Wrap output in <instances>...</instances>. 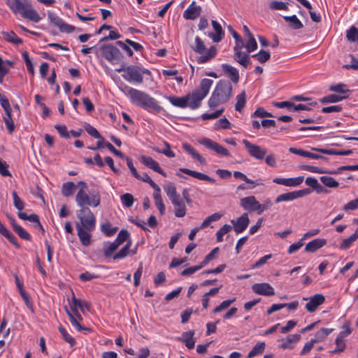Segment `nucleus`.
<instances>
[{"label": "nucleus", "mask_w": 358, "mask_h": 358, "mask_svg": "<svg viewBox=\"0 0 358 358\" xmlns=\"http://www.w3.org/2000/svg\"><path fill=\"white\" fill-rule=\"evenodd\" d=\"M301 336L299 334L289 335L286 338L282 339V344L280 348L282 349H293L292 343H295L300 340Z\"/></svg>", "instance_id": "obj_31"}, {"label": "nucleus", "mask_w": 358, "mask_h": 358, "mask_svg": "<svg viewBox=\"0 0 358 358\" xmlns=\"http://www.w3.org/2000/svg\"><path fill=\"white\" fill-rule=\"evenodd\" d=\"M234 176L236 179H241L248 184L252 185V187L264 185L262 179L259 178V179H257L256 180H252L248 178L245 174H244L243 173L240 172V171H234Z\"/></svg>", "instance_id": "obj_34"}, {"label": "nucleus", "mask_w": 358, "mask_h": 358, "mask_svg": "<svg viewBox=\"0 0 358 358\" xmlns=\"http://www.w3.org/2000/svg\"><path fill=\"white\" fill-rule=\"evenodd\" d=\"M102 56L113 64L118 63L122 58L120 50L110 44L103 45L100 48Z\"/></svg>", "instance_id": "obj_9"}, {"label": "nucleus", "mask_w": 358, "mask_h": 358, "mask_svg": "<svg viewBox=\"0 0 358 358\" xmlns=\"http://www.w3.org/2000/svg\"><path fill=\"white\" fill-rule=\"evenodd\" d=\"M120 200L122 203L127 208L131 207L134 201V196L129 193H125L122 194L120 196Z\"/></svg>", "instance_id": "obj_61"}, {"label": "nucleus", "mask_w": 358, "mask_h": 358, "mask_svg": "<svg viewBox=\"0 0 358 358\" xmlns=\"http://www.w3.org/2000/svg\"><path fill=\"white\" fill-rule=\"evenodd\" d=\"M224 74L230 78L234 83H238L240 79L239 72L238 69L228 64H222L221 65Z\"/></svg>", "instance_id": "obj_22"}, {"label": "nucleus", "mask_w": 358, "mask_h": 358, "mask_svg": "<svg viewBox=\"0 0 358 358\" xmlns=\"http://www.w3.org/2000/svg\"><path fill=\"white\" fill-rule=\"evenodd\" d=\"M312 192V190L309 188H306L303 189L295 190L287 193H283L278 195L275 198V203H280L284 201H292L299 198L303 197L306 195L310 194Z\"/></svg>", "instance_id": "obj_10"}, {"label": "nucleus", "mask_w": 358, "mask_h": 358, "mask_svg": "<svg viewBox=\"0 0 358 358\" xmlns=\"http://www.w3.org/2000/svg\"><path fill=\"white\" fill-rule=\"evenodd\" d=\"M231 229V227L229 224L223 225L216 233V238L217 242H222L223 241V236L229 232Z\"/></svg>", "instance_id": "obj_63"}, {"label": "nucleus", "mask_w": 358, "mask_h": 358, "mask_svg": "<svg viewBox=\"0 0 358 358\" xmlns=\"http://www.w3.org/2000/svg\"><path fill=\"white\" fill-rule=\"evenodd\" d=\"M352 330L350 327V322H346L341 327V331L339 332L337 337L345 340L347 336L352 334Z\"/></svg>", "instance_id": "obj_59"}, {"label": "nucleus", "mask_w": 358, "mask_h": 358, "mask_svg": "<svg viewBox=\"0 0 358 358\" xmlns=\"http://www.w3.org/2000/svg\"><path fill=\"white\" fill-rule=\"evenodd\" d=\"M303 176L288 178L277 177L273 180V182L285 187H295L299 186L303 182Z\"/></svg>", "instance_id": "obj_15"}, {"label": "nucleus", "mask_w": 358, "mask_h": 358, "mask_svg": "<svg viewBox=\"0 0 358 358\" xmlns=\"http://www.w3.org/2000/svg\"><path fill=\"white\" fill-rule=\"evenodd\" d=\"M231 223L233 224L234 230L236 234L243 232L247 229L250 223L248 213H243L236 220H231Z\"/></svg>", "instance_id": "obj_16"}, {"label": "nucleus", "mask_w": 358, "mask_h": 358, "mask_svg": "<svg viewBox=\"0 0 358 358\" xmlns=\"http://www.w3.org/2000/svg\"><path fill=\"white\" fill-rule=\"evenodd\" d=\"M231 126V124L230 122L226 118L223 117L220 119L215 124V129L216 130L219 129H230Z\"/></svg>", "instance_id": "obj_62"}, {"label": "nucleus", "mask_w": 358, "mask_h": 358, "mask_svg": "<svg viewBox=\"0 0 358 358\" xmlns=\"http://www.w3.org/2000/svg\"><path fill=\"white\" fill-rule=\"evenodd\" d=\"M303 300H308L305 308L309 313L315 312L317 308L324 303L325 301V297L322 294H316L309 298H303Z\"/></svg>", "instance_id": "obj_14"}, {"label": "nucleus", "mask_w": 358, "mask_h": 358, "mask_svg": "<svg viewBox=\"0 0 358 358\" xmlns=\"http://www.w3.org/2000/svg\"><path fill=\"white\" fill-rule=\"evenodd\" d=\"M265 343L260 342L257 343L252 349L249 352L247 358H253L257 355H261L264 352L265 349Z\"/></svg>", "instance_id": "obj_45"}, {"label": "nucleus", "mask_w": 358, "mask_h": 358, "mask_svg": "<svg viewBox=\"0 0 358 358\" xmlns=\"http://www.w3.org/2000/svg\"><path fill=\"white\" fill-rule=\"evenodd\" d=\"M194 334L193 330L184 332L180 337L178 338V340L184 343L188 349H193L196 342L194 338Z\"/></svg>", "instance_id": "obj_26"}, {"label": "nucleus", "mask_w": 358, "mask_h": 358, "mask_svg": "<svg viewBox=\"0 0 358 358\" xmlns=\"http://www.w3.org/2000/svg\"><path fill=\"white\" fill-rule=\"evenodd\" d=\"M101 231L108 237L113 236L117 231V227H113L110 222H105L101 226Z\"/></svg>", "instance_id": "obj_47"}, {"label": "nucleus", "mask_w": 358, "mask_h": 358, "mask_svg": "<svg viewBox=\"0 0 358 358\" xmlns=\"http://www.w3.org/2000/svg\"><path fill=\"white\" fill-rule=\"evenodd\" d=\"M59 331L62 336L63 339L68 343L71 347H73L76 344L75 339L68 334L67 331L64 327H59Z\"/></svg>", "instance_id": "obj_60"}, {"label": "nucleus", "mask_w": 358, "mask_h": 358, "mask_svg": "<svg viewBox=\"0 0 358 358\" xmlns=\"http://www.w3.org/2000/svg\"><path fill=\"white\" fill-rule=\"evenodd\" d=\"M329 90L331 92H337L338 93V94L341 95H345V94H348L350 92L347 85L341 83L330 85Z\"/></svg>", "instance_id": "obj_51"}, {"label": "nucleus", "mask_w": 358, "mask_h": 358, "mask_svg": "<svg viewBox=\"0 0 358 358\" xmlns=\"http://www.w3.org/2000/svg\"><path fill=\"white\" fill-rule=\"evenodd\" d=\"M358 239V229H357L354 234L348 238H344L340 243L338 248L342 250L349 249L352 244Z\"/></svg>", "instance_id": "obj_32"}, {"label": "nucleus", "mask_w": 358, "mask_h": 358, "mask_svg": "<svg viewBox=\"0 0 358 358\" xmlns=\"http://www.w3.org/2000/svg\"><path fill=\"white\" fill-rule=\"evenodd\" d=\"M252 289L255 294L262 296H270L275 294L273 287L267 282L254 284Z\"/></svg>", "instance_id": "obj_18"}, {"label": "nucleus", "mask_w": 358, "mask_h": 358, "mask_svg": "<svg viewBox=\"0 0 358 358\" xmlns=\"http://www.w3.org/2000/svg\"><path fill=\"white\" fill-rule=\"evenodd\" d=\"M0 234L6 237L8 241L15 245L16 248H19V245L17 242L15 236L11 234L1 222H0Z\"/></svg>", "instance_id": "obj_40"}, {"label": "nucleus", "mask_w": 358, "mask_h": 358, "mask_svg": "<svg viewBox=\"0 0 358 358\" xmlns=\"http://www.w3.org/2000/svg\"><path fill=\"white\" fill-rule=\"evenodd\" d=\"M76 215L79 220L76 223L78 236L83 245L88 246L91 243V234L96 227V217L90 208L78 210Z\"/></svg>", "instance_id": "obj_1"}, {"label": "nucleus", "mask_w": 358, "mask_h": 358, "mask_svg": "<svg viewBox=\"0 0 358 358\" xmlns=\"http://www.w3.org/2000/svg\"><path fill=\"white\" fill-rule=\"evenodd\" d=\"M131 245V241L129 240L127 244L117 253L113 255V259H121L125 258L129 253Z\"/></svg>", "instance_id": "obj_49"}, {"label": "nucleus", "mask_w": 358, "mask_h": 358, "mask_svg": "<svg viewBox=\"0 0 358 358\" xmlns=\"http://www.w3.org/2000/svg\"><path fill=\"white\" fill-rule=\"evenodd\" d=\"M48 17L50 22L57 27L62 32L71 33L75 29L73 26L65 23L61 17L52 12H48Z\"/></svg>", "instance_id": "obj_13"}, {"label": "nucleus", "mask_w": 358, "mask_h": 358, "mask_svg": "<svg viewBox=\"0 0 358 358\" xmlns=\"http://www.w3.org/2000/svg\"><path fill=\"white\" fill-rule=\"evenodd\" d=\"M213 83V80L209 78H203L200 83L199 90L195 91L200 94L203 98H205L209 92V90Z\"/></svg>", "instance_id": "obj_33"}, {"label": "nucleus", "mask_w": 358, "mask_h": 358, "mask_svg": "<svg viewBox=\"0 0 358 358\" xmlns=\"http://www.w3.org/2000/svg\"><path fill=\"white\" fill-rule=\"evenodd\" d=\"M187 106L192 110L199 108L201 105V101L204 99L200 94L195 90L192 93L185 95Z\"/></svg>", "instance_id": "obj_17"}, {"label": "nucleus", "mask_w": 358, "mask_h": 358, "mask_svg": "<svg viewBox=\"0 0 358 358\" xmlns=\"http://www.w3.org/2000/svg\"><path fill=\"white\" fill-rule=\"evenodd\" d=\"M327 244V240L324 238H315L306 245L305 250L308 252H315Z\"/></svg>", "instance_id": "obj_27"}, {"label": "nucleus", "mask_w": 358, "mask_h": 358, "mask_svg": "<svg viewBox=\"0 0 358 358\" xmlns=\"http://www.w3.org/2000/svg\"><path fill=\"white\" fill-rule=\"evenodd\" d=\"M183 150L190 155L192 158L197 160L201 164H206V159L189 144L188 143H182Z\"/></svg>", "instance_id": "obj_29"}, {"label": "nucleus", "mask_w": 358, "mask_h": 358, "mask_svg": "<svg viewBox=\"0 0 358 358\" xmlns=\"http://www.w3.org/2000/svg\"><path fill=\"white\" fill-rule=\"evenodd\" d=\"M1 34L4 40H6L7 42L15 45H20L22 43V40L19 38L13 31H3Z\"/></svg>", "instance_id": "obj_37"}, {"label": "nucleus", "mask_w": 358, "mask_h": 358, "mask_svg": "<svg viewBox=\"0 0 358 358\" xmlns=\"http://www.w3.org/2000/svg\"><path fill=\"white\" fill-rule=\"evenodd\" d=\"M179 171L182 172L185 174H187V175H189L193 178H195L198 180H205V181H208L211 183L215 182V180L214 178L208 176L206 174H204V173H202L200 172H197L196 171H192V170H190V169H186V168H180V169H179Z\"/></svg>", "instance_id": "obj_25"}, {"label": "nucleus", "mask_w": 358, "mask_h": 358, "mask_svg": "<svg viewBox=\"0 0 358 358\" xmlns=\"http://www.w3.org/2000/svg\"><path fill=\"white\" fill-rule=\"evenodd\" d=\"M143 74L150 76L151 72L150 70L139 67L135 65L128 66L127 73L122 75V78L129 82L141 84L143 81Z\"/></svg>", "instance_id": "obj_8"}, {"label": "nucleus", "mask_w": 358, "mask_h": 358, "mask_svg": "<svg viewBox=\"0 0 358 358\" xmlns=\"http://www.w3.org/2000/svg\"><path fill=\"white\" fill-rule=\"evenodd\" d=\"M320 180L326 187L330 188H336L339 185L338 182L330 176H321Z\"/></svg>", "instance_id": "obj_54"}, {"label": "nucleus", "mask_w": 358, "mask_h": 358, "mask_svg": "<svg viewBox=\"0 0 358 358\" xmlns=\"http://www.w3.org/2000/svg\"><path fill=\"white\" fill-rule=\"evenodd\" d=\"M333 329L322 328L316 332L315 338H312L315 341V343L324 341L332 331Z\"/></svg>", "instance_id": "obj_44"}, {"label": "nucleus", "mask_w": 358, "mask_h": 358, "mask_svg": "<svg viewBox=\"0 0 358 358\" xmlns=\"http://www.w3.org/2000/svg\"><path fill=\"white\" fill-rule=\"evenodd\" d=\"M222 214L220 213H215L210 216L207 217L200 225V228H206L208 227L210 223L218 221L222 217Z\"/></svg>", "instance_id": "obj_52"}, {"label": "nucleus", "mask_w": 358, "mask_h": 358, "mask_svg": "<svg viewBox=\"0 0 358 358\" xmlns=\"http://www.w3.org/2000/svg\"><path fill=\"white\" fill-rule=\"evenodd\" d=\"M164 190L175 207V215L177 217H183L186 215L187 209L185 201L177 193L176 186L169 182L164 186Z\"/></svg>", "instance_id": "obj_5"}, {"label": "nucleus", "mask_w": 358, "mask_h": 358, "mask_svg": "<svg viewBox=\"0 0 358 358\" xmlns=\"http://www.w3.org/2000/svg\"><path fill=\"white\" fill-rule=\"evenodd\" d=\"M119 245L113 241L103 243V255L105 257H110L117 249Z\"/></svg>", "instance_id": "obj_42"}, {"label": "nucleus", "mask_w": 358, "mask_h": 358, "mask_svg": "<svg viewBox=\"0 0 358 358\" xmlns=\"http://www.w3.org/2000/svg\"><path fill=\"white\" fill-rule=\"evenodd\" d=\"M313 150L319 152L322 154L329 155H342V156H348L352 154V150H334V149H324V148H313Z\"/></svg>", "instance_id": "obj_30"}, {"label": "nucleus", "mask_w": 358, "mask_h": 358, "mask_svg": "<svg viewBox=\"0 0 358 358\" xmlns=\"http://www.w3.org/2000/svg\"><path fill=\"white\" fill-rule=\"evenodd\" d=\"M232 90L231 82L227 80H220L208 101L209 108L213 110L220 105L227 103L232 96Z\"/></svg>", "instance_id": "obj_2"}, {"label": "nucleus", "mask_w": 358, "mask_h": 358, "mask_svg": "<svg viewBox=\"0 0 358 358\" xmlns=\"http://www.w3.org/2000/svg\"><path fill=\"white\" fill-rule=\"evenodd\" d=\"M212 26L214 31L208 34L214 42L218 43L221 41L224 37V32L219 22L215 20H212Z\"/></svg>", "instance_id": "obj_24"}, {"label": "nucleus", "mask_w": 358, "mask_h": 358, "mask_svg": "<svg viewBox=\"0 0 358 358\" xmlns=\"http://www.w3.org/2000/svg\"><path fill=\"white\" fill-rule=\"evenodd\" d=\"M12 112L6 113V115L3 117V121L6 127L10 134H13L15 131V124L12 119Z\"/></svg>", "instance_id": "obj_57"}, {"label": "nucleus", "mask_w": 358, "mask_h": 358, "mask_svg": "<svg viewBox=\"0 0 358 358\" xmlns=\"http://www.w3.org/2000/svg\"><path fill=\"white\" fill-rule=\"evenodd\" d=\"M12 227L15 233H17L21 238L26 241L31 239V235L20 225L17 224L14 220H12Z\"/></svg>", "instance_id": "obj_39"}, {"label": "nucleus", "mask_w": 358, "mask_h": 358, "mask_svg": "<svg viewBox=\"0 0 358 358\" xmlns=\"http://www.w3.org/2000/svg\"><path fill=\"white\" fill-rule=\"evenodd\" d=\"M250 53V52H248L247 50L246 52L240 50L238 52H234V57L238 64H240L244 68H247L251 63L249 55Z\"/></svg>", "instance_id": "obj_28"}, {"label": "nucleus", "mask_w": 358, "mask_h": 358, "mask_svg": "<svg viewBox=\"0 0 358 358\" xmlns=\"http://www.w3.org/2000/svg\"><path fill=\"white\" fill-rule=\"evenodd\" d=\"M76 202L80 209L83 208L97 207L101 203V196L98 191H94L88 194L87 190L79 189L76 195Z\"/></svg>", "instance_id": "obj_6"}, {"label": "nucleus", "mask_w": 358, "mask_h": 358, "mask_svg": "<svg viewBox=\"0 0 358 358\" xmlns=\"http://www.w3.org/2000/svg\"><path fill=\"white\" fill-rule=\"evenodd\" d=\"M347 97L348 95L329 94L322 97L320 99V102L322 103H337L345 99Z\"/></svg>", "instance_id": "obj_41"}, {"label": "nucleus", "mask_w": 358, "mask_h": 358, "mask_svg": "<svg viewBox=\"0 0 358 358\" xmlns=\"http://www.w3.org/2000/svg\"><path fill=\"white\" fill-rule=\"evenodd\" d=\"M130 101L148 112L159 113L162 110V107L159 106L158 101L148 93L135 90L134 92L129 99Z\"/></svg>", "instance_id": "obj_4"}, {"label": "nucleus", "mask_w": 358, "mask_h": 358, "mask_svg": "<svg viewBox=\"0 0 358 358\" xmlns=\"http://www.w3.org/2000/svg\"><path fill=\"white\" fill-rule=\"evenodd\" d=\"M72 305L71 306V310L73 313L77 316L79 320H83L82 316L78 311V308L80 309L82 312L85 311V309L89 310L90 306L89 303L86 301H82L80 299H77L74 294H73V297L71 299Z\"/></svg>", "instance_id": "obj_19"}, {"label": "nucleus", "mask_w": 358, "mask_h": 358, "mask_svg": "<svg viewBox=\"0 0 358 358\" xmlns=\"http://www.w3.org/2000/svg\"><path fill=\"white\" fill-rule=\"evenodd\" d=\"M66 313L69 316V321L71 324V325L75 327L78 331H81L83 330H87V329L84 328L79 322V319L77 317V316L74 314L70 312L67 308L66 309Z\"/></svg>", "instance_id": "obj_43"}, {"label": "nucleus", "mask_w": 358, "mask_h": 358, "mask_svg": "<svg viewBox=\"0 0 358 358\" xmlns=\"http://www.w3.org/2000/svg\"><path fill=\"white\" fill-rule=\"evenodd\" d=\"M252 57L255 58L259 63L263 64L270 59L271 55L268 51L261 50L258 53L253 55Z\"/></svg>", "instance_id": "obj_55"}, {"label": "nucleus", "mask_w": 358, "mask_h": 358, "mask_svg": "<svg viewBox=\"0 0 358 358\" xmlns=\"http://www.w3.org/2000/svg\"><path fill=\"white\" fill-rule=\"evenodd\" d=\"M193 50L201 55L198 58V63L203 64L214 58L217 55V49L215 46H211L207 49L203 41L199 37L195 38L194 45L192 46Z\"/></svg>", "instance_id": "obj_7"}, {"label": "nucleus", "mask_w": 358, "mask_h": 358, "mask_svg": "<svg viewBox=\"0 0 358 358\" xmlns=\"http://www.w3.org/2000/svg\"><path fill=\"white\" fill-rule=\"evenodd\" d=\"M300 3H301L305 8L309 10L310 15L311 17V20L313 22H318L321 20V17L320 15L317 14L315 12L311 11L312 6L310 3L307 0H296Z\"/></svg>", "instance_id": "obj_50"}, {"label": "nucleus", "mask_w": 358, "mask_h": 358, "mask_svg": "<svg viewBox=\"0 0 358 358\" xmlns=\"http://www.w3.org/2000/svg\"><path fill=\"white\" fill-rule=\"evenodd\" d=\"M346 38L348 41L358 44V28L351 26L346 31Z\"/></svg>", "instance_id": "obj_46"}, {"label": "nucleus", "mask_w": 358, "mask_h": 358, "mask_svg": "<svg viewBox=\"0 0 358 358\" xmlns=\"http://www.w3.org/2000/svg\"><path fill=\"white\" fill-rule=\"evenodd\" d=\"M243 143L251 157L258 160L264 159L266 155V150L265 148L253 144L246 139L243 140Z\"/></svg>", "instance_id": "obj_12"}, {"label": "nucleus", "mask_w": 358, "mask_h": 358, "mask_svg": "<svg viewBox=\"0 0 358 358\" xmlns=\"http://www.w3.org/2000/svg\"><path fill=\"white\" fill-rule=\"evenodd\" d=\"M129 237V233L125 229H122L114 241L120 246Z\"/></svg>", "instance_id": "obj_64"}, {"label": "nucleus", "mask_w": 358, "mask_h": 358, "mask_svg": "<svg viewBox=\"0 0 358 358\" xmlns=\"http://www.w3.org/2000/svg\"><path fill=\"white\" fill-rule=\"evenodd\" d=\"M306 184L308 186L311 187L315 189L317 192H321L322 187L319 184L317 180L313 177H308L305 180Z\"/></svg>", "instance_id": "obj_58"}, {"label": "nucleus", "mask_w": 358, "mask_h": 358, "mask_svg": "<svg viewBox=\"0 0 358 358\" xmlns=\"http://www.w3.org/2000/svg\"><path fill=\"white\" fill-rule=\"evenodd\" d=\"M284 20L289 23V26L293 29H300L303 25L296 15L292 16H284Z\"/></svg>", "instance_id": "obj_38"}, {"label": "nucleus", "mask_w": 358, "mask_h": 358, "mask_svg": "<svg viewBox=\"0 0 358 358\" xmlns=\"http://www.w3.org/2000/svg\"><path fill=\"white\" fill-rule=\"evenodd\" d=\"M246 102V93L243 91L241 94L236 96V103L235 105V110L238 112H241L245 107Z\"/></svg>", "instance_id": "obj_48"}, {"label": "nucleus", "mask_w": 358, "mask_h": 358, "mask_svg": "<svg viewBox=\"0 0 358 358\" xmlns=\"http://www.w3.org/2000/svg\"><path fill=\"white\" fill-rule=\"evenodd\" d=\"M13 66V62L10 60L3 61L0 57V84H2L5 76L8 73L10 67Z\"/></svg>", "instance_id": "obj_36"}, {"label": "nucleus", "mask_w": 358, "mask_h": 358, "mask_svg": "<svg viewBox=\"0 0 358 358\" xmlns=\"http://www.w3.org/2000/svg\"><path fill=\"white\" fill-rule=\"evenodd\" d=\"M75 187L76 185L73 182H64L62 187V194L66 197L71 196L73 194Z\"/></svg>", "instance_id": "obj_53"}, {"label": "nucleus", "mask_w": 358, "mask_h": 358, "mask_svg": "<svg viewBox=\"0 0 358 358\" xmlns=\"http://www.w3.org/2000/svg\"><path fill=\"white\" fill-rule=\"evenodd\" d=\"M141 161L145 166L161 174L162 176H167L166 173L159 166L158 162L154 160L151 157L142 155L141 157Z\"/></svg>", "instance_id": "obj_21"}, {"label": "nucleus", "mask_w": 358, "mask_h": 358, "mask_svg": "<svg viewBox=\"0 0 358 358\" xmlns=\"http://www.w3.org/2000/svg\"><path fill=\"white\" fill-rule=\"evenodd\" d=\"M167 100L175 107L187 108L186 98L183 96H170L166 97Z\"/></svg>", "instance_id": "obj_35"}, {"label": "nucleus", "mask_w": 358, "mask_h": 358, "mask_svg": "<svg viewBox=\"0 0 358 358\" xmlns=\"http://www.w3.org/2000/svg\"><path fill=\"white\" fill-rule=\"evenodd\" d=\"M199 143L203 145L205 148L211 150L216 152L217 155H220L223 157H229L230 156V152L229 150L223 147L222 145H220L215 141H213V140L208 138H202L198 139Z\"/></svg>", "instance_id": "obj_11"}, {"label": "nucleus", "mask_w": 358, "mask_h": 358, "mask_svg": "<svg viewBox=\"0 0 358 358\" xmlns=\"http://www.w3.org/2000/svg\"><path fill=\"white\" fill-rule=\"evenodd\" d=\"M268 7L271 10H287L288 6L287 3L278 1H272L268 3Z\"/></svg>", "instance_id": "obj_56"}, {"label": "nucleus", "mask_w": 358, "mask_h": 358, "mask_svg": "<svg viewBox=\"0 0 358 358\" xmlns=\"http://www.w3.org/2000/svg\"><path fill=\"white\" fill-rule=\"evenodd\" d=\"M6 4L14 14H19L25 19L34 22H38L41 19L27 0H6Z\"/></svg>", "instance_id": "obj_3"}, {"label": "nucleus", "mask_w": 358, "mask_h": 358, "mask_svg": "<svg viewBox=\"0 0 358 358\" xmlns=\"http://www.w3.org/2000/svg\"><path fill=\"white\" fill-rule=\"evenodd\" d=\"M240 204L241 207L245 210L250 212H258L259 201L254 196H249L242 198L240 201Z\"/></svg>", "instance_id": "obj_20"}, {"label": "nucleus", "mask_w": 358, "mask_h": 358, "mask_svg": "<svg viewBox=\"0 0 358 358\" xmlns=\"http://www.w3.org/2000/svg\"><path fill=\"white\" fill-rule=\"evenodd\" d=\"M201 8L196 6L193 1L183 13V17L186 20H195L201 14Z\"/></svg>", "instance_id": "obj_23"}]
</instances>
